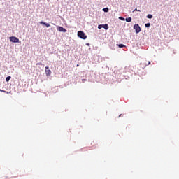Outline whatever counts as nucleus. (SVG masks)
Returning <instances> with one entry per match:
<instances>
[{
    "instance_id": "1",
    "label": "nucleus",
    "mask_w": 179,
    "mask_h": 179,
    "mask_svg": "<svg viewBox=\"0 0 179 179\" xmlns=\"http://www.w3.org/2000/svg\"><path fill=\"white\" fill-rule=\"evenodd\" d=\"M77 34H78V37H79L80 38H82L83 40H86L87 38V36H86L85 32L82 31H78Z\"/></svg>"
},
{
    "instance_id": "2",
    "label": "nucleus",
    "mask_w": 179,
    "mask_h": 179,
    "mask_svg": "<svg viewBox=\"0 0 179 179\" xmlns=\"http://www.w3.org/2000/svg\"><path fill=\"white\" fill-rule=\"evenodd\" d=\"M148 65H150V62H148L147 60H145V61H143L142 63H141V68H146V66H148Z\"/></svg>"
},
{
    "instance_id": "3",
    "label": "nucleus",
    "mask_w": 179,
    "mask_h": 179,
    "mask_svg": "<svg viewBox=\"0 0 179 179\" xmlns=\"http://www.w3.org/2000/svg\"><path fill=\"white\" fill-rule=\"evenodd\" d=\"M9 40L10 43H19V38H16L15 36H10Z\"/></svg>"
},
{
    "instance_id": "4",
    "label": "nucleus",
    "mask_w": 179,
    "mask_h": 179,
    "mask_svg": "<svg viewBox=\"0 0 179 179\" xmlns=\"http://www.w3.org/2000/svg\"><path fill=\"white\" fill-rule=\"evenodd\" d=\"M134 29L136 34L141 33V27H139V24H134Z\"/></svg>"
},
{
    "instance_id": "5",
    "label": "nucleus",
    "mask_w": 179,
    "mask_h": 179,
    "mask_svg": "<svg viewBox=\"0 0 179 179\" xmlns=\"http://www.w3.org/2000/svg\"><path fill=\"white\" fill-rule=\"evenodd\" d=\"M46 76H50L51 75V70L48 69V66L45 67V70Z\"/></svg>"
},
{
    "instance_id": "6",
    "label": "nucleus",
    "mask_w": 179,
    "mask_h": 179,
    "mask_svg": "<svg viewBox=\"0 0 179 179\" xmlns=\"http://www.w3.org/2000/svg\"><path fill=\"white\" fill-rule=\"evenodd\" d=\"M57 30L59 31H62V33H66V29H65L62 27H58Z\"/></svg>"
},
{
    "instance_id": "7",
    "label": "nucleus",
    "mask_w": 179,
    "mask_h": 179,
    "mask_svg": "<svg viewBox=\"0 0 179 179\" xmlns=\"http://www.w3.org/2000/svg\"><path fill=\"white\" fill-rule=\"evenodd\" d=\"M40 24H43V26H45L47 27H50V25L48 23L44 22H41Z\"/></svg>"
},
{
    "instance_id": "8",
    "label": "nucleus",
    "mask_w": 179,
    "mask_h": 179,
    "mask_svg": "<svg viewBox=\"0 0 179 179\" xmlns=\"http://www.w3.org/2000/svg\"><path fill=\"white\" fill-rule=\"evenodd\" d=\"M126 22H127L128 23H129L130 22H132V17H129L126 18Z\"/></svg>"
},
{
    "instance_id": "9",
    "label": "nucleus",
    "mask_w": 179,
    "mask_h": 179,
    "mask_svg": "<svg viewBox=\"0 0 179 179\" xmlns=\"http://www.w3.org/2000/svg\"><path fill=\"white\" fill-rule=\"evenodd\" d=\"M103 29H105V30H108V24H103Z\"/></svg>"
},
{
    "instance_id": "10",
    "label": "nucleus",
    "mask_w": 179,
    "mask_h": 179,
    "mask_svg": "<svg viewBox=\"0 0 179 179\" xmlns=\"http://www.w3.org/2000/svg\"><path fill=\"white\" fill-rule=\"evenodd\" d=\"M147 17H148V19H152L153 17V15H152L151 14H148L147 15Z\"/></svg>"
},
{
    "instance_id": "11",
    "label": "nucleus",
    "mask_w": 179,
    "mask_h": 179,
    "mask_svg": "<svg viewBox=\"0 0 179 179\" xmlns=\"http://www.w3.org/2000/svg\"><path fill=\"white\" fill-rule=\"evenodd\" d=\"M11 78H12V77H10V76H8V77L6 78V80L7 82H9V81L10 80Z\"/></svg>"
},
{
    "instance_id": "12",
    "label": "nucleus",
    "mask_w": 179,
    "mask_h": 179,
    "mask_svg": "<svg viewBox=\"0 0 179 179\" xmlns=\"http://www.w3.org/2000/svg\"><path fill=\"white\" fill-rule=\"evenodd\" d=\"M118 47H119L120 48H124V44H119V45H118Z\"/></svg>"
},
{
    "instance_id": "13",
    "label": "nucleus",
    "mask_w": 179,
    "mask_h": 179,
    "mask_svg": "<svg viewBox=\"0 0 179 179\" xmlns=\"http://www.w3.org/2000/svg\"><path fill=\"white\" fill-rule=\"evenodd\" d=\"M103 24H100L98 26V29H103Z\"/></svg>"
},
{
    "instance_id": "14",
    "label": "nucleus",
    "mask_w": 179,
    "mask_h": 179,
    "mask_svg": "<svg viewBox=\"0 0 179 179\" xmlns=\"http://www.w3.org/2000/svg\"><path fill=\"white\" fill-rule=\"evenodd\" d=\"M103 12H108V8H105L103 9Z\"/></svg>"
},
{
    "instance_id": "15",
    "label": "nucleus",
    "mask_w": 179,
    "mask_h": 179,
    "mask_svg": "<svg viewBox=\"0 0 179 179\" xmlns=\"http://www.w3.org/2000/svg\"><path fill=\"white\" fill-rule=\"evenodd\" d=\"M145 27H150V23H147L145 24Z\"/></svg>"
},
{
    "instance_id": "16",
    "label": "nucleus",
    "mask_w": 179,
    "mask_h": 179,
    "mask_svg": "<svg viewBox=\"0 0 179 179\" xmlns=\"http://www.w3.org/2000/svg\"><path fill=\"white\" fill-rule=\"evenodd\" d=\"M1 92H2L3 93H6L7 94H9V92H8L7 91H5V90H1Z\"/></svg>"
},
{
    "instance_id": "17",
    "label": "nucleus",
    "mask_w": 179,
    "mask_h": 179,
    "mask_svg": "<svg viewBox=\"0 0 179 179\" xmlns=\"http://www.w3.org/2000/svg\"><path fill=\"white\" fill-rule=\"evenodd\" d=\"M119 19H120V20H123V21L125 20V18H124V17H120Z\"/></svg>"
},
{
    "instance_id": "18",
    "label": "nucleus",
    "mask_w": 179,
    "mask_h": 179,
    "mask_svg": "<svg viewBox=\"0 0 179 179\" xmlns=\"http://www.w3.org/2000/svg\"><path fill=\"white\" fill-rule=\"evenodd\" d=\"M82 82H83V83H84L85 82H86V79H83Z\"/></svg>"
},
{
    "instance_id": "19",
    "label": "nucleus",
    "mask_w": 179,
    "mask_h": 179,
    "mask_svg": "<svg viewBox=\"0 0 179 179\" xmlns=\"http://www.w3.org/2000/svg\"><path fill=\"white\" fill-rule=\"evenodd\" d=\"M136 10H137L138 12H141V10H138V9H136V8L134 10V12H135V11H136Z\"/></svg>"
},
{
    "instance_id": "20",
    "label": "nucleus",
    "mask_w": 179,
    "mask_h": 179,
    "mask_svg": "<svg viewBox=\"0 0 179 179\" xmlns=\"http://www.w3.org/2000/svg\"><path fill=\"white\" fill-rule=\"evenodd\" d=\"M36 65H42L41 63H37Z\"/></svg>"
},
{
    "instance_id": "21",
    "label": "nucleus",
    "mask_w": 179,
    "mask_h": 179,
    "mask_svg": "<svg viewBox=\"0 0 179 179\" xmlns=\"http://www.w3.org/2000/svg\"><path fill=\"white\" fill-rule=\"evenodd\" d=\"M0 92H2V90L0 89Z\"/></svg>"
},
{
    "instance_id": "22",
    "label": "nucleus",
    "mask_w": 179,
    "mask_h": 179,
    "mask_svg": "<svg viewBox=\"0 0 179 179\" xmlns=\"http://www.w3.org/2000/svg\"><path fill=\"white\" fill-rule=\"evenodd\" d=\"M121 115H120L119 117H121Z\"/></svg>"
}]
</instances>
